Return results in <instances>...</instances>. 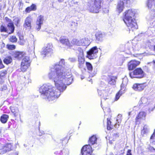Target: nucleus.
Wrapping results in <instances>:
<instances>
[{"mask_svg":"<svg viewBox=\"0 0 155 155\" xmlns=\"http://www.w3.org/2000/svg\"><path fill=\"white\" fill-rule=\"evenodd\" d=\"M55 64L50 70L48 74L49 78L53 81L55 88L50 85H45L41 86L39 92L43 98L49 101L56 100L60 95L61 92H63L67 88V85L71 83L72 78L69 72H63L61 70L62 66Z\"/></svg>","mask_w":155,"mask_h":155,"instance_id":"obj_1","label":"nucleus"},{"mask_svg":"<svg viewBox=\"0 0 155 155\" xmlns=\"http://www.w3.org/2000/svg\"><path fill=\"white\" fill-rule=\"evenodd\" d=\"M134 10L129 9L126 10L124 13L123 20L129 31H134L138 28L136 21Z\"/></svg>","mask_w":155,"mask_h":155,"instance_id":"obj_2","label":"nucleus"},{"mask_svg":"<svg viewBox=\"0 0 155 155\" xmlns=\"http://www.w3.org/2000/svg\"><path fill=\"white\" fill-rule=\"evenodd\" d=\"M103 4L102 0H88L87 6L90 12L97 13L100 10Z\"/></svg>","mask_w":155,"mask_h":155,"instance_id":"obj_3","label":"nucleus"},{"mask_svg":"<svg viewBox=\"0 0 155 155\" xmlns=\"http://www.w3.org/2000/svg\"><path fill=\"white\" fill-rule=\"evenodd\" d=\"M97 137L96 135H93L90 137L88 140L89 145H84L81 148V152L83 155H91L92 148L90 145H93L96 143Z\"/></svg>","mask_w":155,"mask_h":155,"instance_id":"obj_4","label":"nucleus"},{"mask_svg":"<svg viewBox=\"0 0 155 155\" xmlns=\"http://www.w3.org/2000/svg\"><path fill=\"white\" fill-rule=\"evenodd\" d=\"M130 77L132 78L140 79L143 78L145 73L140 67L136 68L129 73Z\"/></svg>","mask_w":155,"mask_h":155,"instance_id":"obj_5","label":"nucleus"},{"mask_svg":"<svg viewBox=\"0 0 155 155\" xmlns=\"http://www.w3.org/2000/svg\"><path fill=\"white\" fill-rule=\"evenodd\" d=\"M7 28L3 25H1L0 27V31L1 32L7 33L10 35L13 33L15 31V27L13 23H8Z\"/></svg>","mask_w":155,"mask_h":155,"instance_id":"obj_6","label":"nucleus"},{"mask_svg":"<svg viewBox=\"0 0 155 155\" xmlns=\"http://www.w3.org/2000/svg\"><path fill=\"white\" fill-rule=\"evenodd\" d=\"M98 51L97 47L94 46L87 51L86 57L90 60L95 58H96V55L98 53Z\"/></svg>","mask_w":155,"mask_h":155,"instance_id":"obj_7","label":"nucleus"},{"mask_svg":"<svg viewBox=\"0 0 155 155\" xmlns=\"http://www.w3.org/2000/svg\"><path fill=\"white\" fill-rule=\"evenodd\" d=\"M30 65L28 58L25 57L23 58L21 63L20 69L23 72L25 71Z\"/></svg>","mask_w":155,"mask_h":155,"instance_id":"obj_8","label":"nucleus"},{"mask_svg":"<svg viewBox=\"0 0 155 155\" xmlns=\"http://www.w3.org/2000/svg\"><path fill=\"white\" fill-rule=\"evenodd\" d=\"M79 52V56H78V67L80 68H82L84 67L85 59L83 57L84 52L83 50L80 48L78 50Z\"/></svg>","mask_w":155,"mask_h":155,"instance_id":"obj_9","label":"nucleus"},{"mask_svg":"<svg viewBox=\"0 0 155 155\" xmlns=\"http://www.w3.org/2000/svg\"><path fill=\"white\" fill-rule=\"evenodd\" d=\"M139 61L136 60H132L129 61L127 64L128 70L132 71L136 68L140 64Z\"/></svg>","mask_w":155,"mask_h":155,"instance_id":"obj_10","label":"nucleus"},{"mask_svg":"<svg viewBox=\"0 0 155 155\" xmlns=\"http://www.w3.org/2000/svg\"><path fill=\"white\" fill-rule=\"evenodd\" d=\"M146 116V113L144 111H140L135 118L136 124H139L141 120H144Z\"/></svg>","mask_w":155,"mask_h":155,"instance_id":"obj_11","label":"nucleus"},{"mask_svg":"<svg viewBox=\"0 0 155 155\" xmlns=\"http://www.w3.org/2000/svg\"><path fill=\"white\" fill-rule=\"evenodd\" d=\"M25 53L22 51H15L12 53V56L15 59L21 60L25 57Z\"/></svg>","mask_w":155,"mask_h":155,"instance_id":"obj_12","label":"nucleus"},{"mask_svg":"<svg viewBox=\"0 0 155 155\" xmlns=\"http://www.w3.org/2000/svg\"><path fill=\"white\" fill-rule=\"evenodd\" d=\"M145 87L143 83H135L133 85L132 88L135 91H140L143 90Z\"/></svg>","mask_w":155,"mask_h":155,"instance_id":"obj_13","label":"nucleus"},{"mask_svg":"<svg viewBox=\"0 0 155 155\" xmlns=\"http://www.w3.org/2000/svg\"><path fill=\"white\" fill-rule=\"evenodd\" d=\"M31 17L30 15H29L26 18L23 24V26L25 28L28 29H30L31 28Z\"/></svg>","mask_w":155,"mask_h":155,"instance_id":"obj_14","label":"nucleus"},{"mask_svg":"<svg viewBox=\"0 0 155 155\" xmlns=\"http://www.w3.org/2000/svg\"><path fill=\"white\" fill-rule=\"evenodd\" d=\"M8 71L6 70H3L0 71V83L3 84L6 79Z\"/></svg>","mask_w":155,"mask_h":155,"instance_id":"obj_15","label":"nucleus"},{"mask_svg":"<svg viewBox=\"0 0 155 155\" xmlns=\"http://www.w3.org/2000/svg\"><path fill=\"white\" fill-rule=\"evenodd\" d=\"M52 51V46L50 45L47 46L43 49V50L41 52V54L45 57L47 54L51 52Z\"/></svg>","mask_w":155,"mask_h":155,"instance_id":"obj_16","label":"nucleus"},{"mask_svg":"<svg viewBox=\"0 0 155 155\" xmlns=\"http://www.w3.org/2000/svg\"><path fill=\"white\" fill-rule=\"evenodd\" d=\"M108 77L107 80L108 84L111 85H115L116 83L117 76L109 75L108 76Z\"/></svg>","mask_w":155,"mask_h":155,"instance_id":"obj_17","label":"nucleus"},{"mask_svg":"<svg viewBox=\"0 0 155 155\" xmlns=\"http://www.w3.org/2000/svg\"><path fill=\"white\" fill-rule=\"evenodd\" d=\"M11 111L15 117L17 118L18 116L20 117L19 111L18 107H12L10 108Z\"/></svg>","mask_w":155,"mask_h":155,"instance_id":"obj_18","label":"nucleus"},{"mask_svg":"<svg viewBox=\"0 0 155 155\" xmlns=\"http://www.w3.org/2000/svg\"><path fill=\"white\" fill-rule=\"evenodd\" d=\"M12 145L10 143H8L4 145L2 148V151L3 153H5L9 151L12 149Z\"/></svg>","mask_w":155,"mask_h":155,"instance_id":"obj_19","label":"nucleus"},{"mask_svg":"<svg viewBox=\"0 0 155 155\" xmlns=\"http://www.w3.org/2000/svg\"><path fill=\"white\" fill-rule=\"evenodd\" d=\"M96 40L98 41H102L104 38V35L101 32H98L95 34Z\"/></svg>","mask_w":155,"mask_h":155,"instance_id":"obj_20","label":"nucleus"},{"mask_svg":"<svg viewBox=\"0 0 155 155\" xmlns=\"http://www.w3.org/2000/svg\"><path fill=\"white\" fill-rule=\"evenodd\" d=\"M37 9L36 5L34 4H32L30 6L27 7L25 9V11L26 13H29L32 11H35Z\"/></svg>","mask_w":155,"mask_h":155,"instance_id":"obj_21","label":"nucleus"},{"mask_svg":"<svg viewBox=\"0 0 155 155\" xmlns=\"http://www.w3.org/2000/svg\"><path fill=\"white\" fill-rule=\"evenodd\" d=\"M60 41L62 44L65 45L69 48L72 46L68 38H61L60 39Z\"/></svg>","mask_w":155,"mask_h":155,"instance_id":"obj_22","label":"nucleus"},{"mask_svg":"<svg viewBox=\"0 0 155 155\" xmlns=\"http://www.w3.org/2000/svg\"><path fill=\"white\" fill-rule=\"evenodd\" d=\"M9 116L6 114H2L0 117V120L1 122L3 124L6 123L8 119Z\"/></svg>","mask_w":155,"mask_h":155,"instance_id":"obj_23","label":"nucleus"},{"mask_svg":"<svg viewBox=\"0 0 155 155\" xmlns=\"http://www.w3.org/2000/svg\"><path fill=\"white\" fill-rule=\"evenodd\" d=\"M3 61L5 64H8L12 62V58L10 56H7L4 58L3 60Z\"/></svg>","mask_w":155,"mask_h":155,"instance_id":"obj_24","label":"nucleus"},{"mask_svg":"<svg viewBox=\"0 0 155 155\" xmlns=\"http://www.w3.org/2000/svg\"><path fill=\"white\" fill-rule=\"evenodd\" d=\"M113 128V126L111 124V122L110 118H107V129L108 130H111Z\"/></svg>","mask_w":155,"mask_h":155,"instance_id":"obj_25","label":"nucleus"},{"mask_svg":"<svg viewBox=\"0 0 155 155\" xmlns=\"http://www.w3.org/2000/svg\"><path fill=\"white\" fill-rule=\"evenodd\" d=\"M13 21H14L15 24L17 27H19L21 24V19L18 17H16L15 18Z\"/></svg>","mask_w":155,"mask_h":155,"instance_id":"obj_26","label":"nucleus"},{"mask_svg":"<svg viewBox=\"0 0 155 155\" xmlns=\"http://www.w3.org/2000/svg\"><path fill=\"white\" fill-rule=\"evenodd\" d=\"M126 90V85L122 83L120 85V88L119 91L120 92L124 94Z\"/></svg>","mask_w":155,"mask_h":155,"instance_id":"obj_27","label":"nucleus"},{"mask_svg":"<svg viewBox=\"0 0 155 155\" xmlns=\"http://www.w3.org/2000/svg\"><path fill=\"white\" fill-rule=\"evenodd\" d=\"M9 41L13 43L16 42L17 41V38L15 35H12L10 36L9 38Z\"/></svg>","mask_w":155,"mask_h":155,"instance_id":"obj_28","label":"nucleus"},{"mask_svg":"<svg viewBox=\"0 0 155 155\" xmlns=\"http://www.w3.org/2000/svg\"><path fill=\"white\" fill-rule=\"evenodd\" d=\"M86 65L88 70L92 71L93 70V66L92 64L89 62H86Z\"/></svg>","mask_w":155,"mask_h":155,"instance_id":"obj_29","label":"nucleus"},{"mask_svg":"<svg viewBox=\"0 0 155 155\" xmlns=\"http://www.w3.org/2000/svg\"><path fill=\"white\" fill-rule=\"evenodd\" d=\"M44 20V16L42 15H40L38 17L36 21V22L41 23L42 24Z\"/></svg>","mask_w":155,"mask_h":155,"instance_id":"obj_30","label":"nucleus"},{"mask_svg":"<svg viewBox=\"0 0 155 155\" xmlns=\"http://www.w3.org/2000/svg\"><path fill=\"white\" fill-rule=\"evenodd\" d=\"M122 94H123V93L120 92L118 91L116 94L114 101H117L119 99L120 97L122 95Z\"/></svg>","mask_w":155,"mask_h":155,"instance_id":"obj_31","label":"nucleus"},{"mask_svg":"<svg viewBox=\"0 0 155 155\" xmlns=\"http://www.w3.org/2000/svg\"><path fill=\"white\" fill-rule=\"evenodd\" d=\"M6 47L9 50H13L15 48V46L14 45L7 44Z\"/></svg>","mask_w":155,"mask_h":155,"instance_id":"obj_32","label":"nucleus"},{"mask_svg":"<svg viewBox=\"0 0 155 155\" xmlns=\"http://www.w3.org/2000/svg\"><path fill=\"white\" fill-rule=\"evenodd\" d=\"M72 43L73 45L78 46L80 45L79 41L76 39H74L72 41Z\"/></svg>","mask_w":155,"mask_h":155,"instance_id":"obj_33","label":"nucleus"},{"mask_svg":"<svg viewBox=\"0 0 155 155\" xmlns=\"http://www.w3.org/2000/svg\"><path fill=\"white\" fill-rule=\"evenodd\" d=\"M41 23H36L35 28L37 30L39 31L41 28Z\"/></svg>","mask_w":155,"mask_h":155,"instance_id":"obj_34","label":"nucleus"},{"mask_svg":"<svg viewBox=\"0 0 155 155\" xmlns=\"http://www.w3.org/2000/svg\"><path fill=\"white\" fill-rule=\"evenodd\" d=\"M122 120V116L120 115H118L117 119V121L118 126L119 125V124H120Z\"/></svg>","mask_w":155,"mask_h":155,"instance_id":"obj_35","label":"nucleus"},{"mask_svg":"<svg viewBox=\"0 0 155 155\" xmlns=\"http://www.w3.org/2000/svg\"><path fill=\"white\" fill-rule=\"evenodd\" d=\"M5 21H7V22H9V23H13L12 22V21L11 19L8 18L7 17H5Z\"/></svg>","mask_w":155,"mask_h":155,"instance_id":"obj_36","label":"nucleus"},{"mask_svg":"<svg viewBox=\"0 0 155 155\" xmlns=\"http://www.w3.org/2000/svg\"><path fill=\"white\" fill-rule=\"evenodd\" d=\"M5 67V66L3 64L2 60L0 58V69H1L4 68Z\"/></svg>","mask_w":155,"mask_h":155,"instance_id":"obj_37","label":"nucleus"},{"mask_svg":"<svg viewBox=\"0 0 155 155\" xmlns=\"http://www.w3.org/2000/svg\"><path fill=\"white\" fill-rule=\"evenodd\" d=\"M113 137L116 138L119 137V134L118 133H115L113 134Z\"/></svg>","mask_w":155,"mask_h":155,"instance_id":"obj_38","label":"nucleus"},{"mask_svg":"<svg viewBox=\"0 0 155 155\" xmlns=\"http://www.w3.org/2000/svg\"><path fill=\"white\" fill-rule=\"evenodd\" d=\"M131 150L130 149L128 150L126 155H132L131 153Z\"/></svg>","mask_w":155,"mask_h":155,"instance_id":"obj_39","label":"nucleus"},{"mask_svg":"<svg viewBox=\"0 0 155 155\" xmlns=\"http://www.w3.org/2000/svg\"><path fill=\"white\" fill-rule=\"evenodd\" d=\"M147 46L150 49H151L152 48L153 46L151 45V43L149 42L147 43Z\"/></svg>","mask_w":155,"mask_h":155,"instance_id":"obj_40","label":"nucleus"},{"mask_svg":"<svg viewBox=\"0 0 155 155\" xmlns=\"http://www.w3.org/2000/svg\"><path fill=\"white\" fill-rule=\"evenodd\" d=\"M70 60L71 62H74L76 61L75 59L74 58H71Z\"/></svg>","mask_w":155,"mask_h":155,"instance_id":"obj_41","label":"nucleus"},{"mask_svg":"<svg viewBox=\"0 0 155 155\" xmlns=\"http://www.w3.org/2000/svg\"><path fill=\"white\" fill-rule=\"evenodd\" d=\"M64 0H58V1L59 2H61L63 1Z\"/></svg>","mask_w":155,"mask_h":155,"instance_id":"obj_42","label":"nucleus"},{"mask_svg":"<svg viewBox=\"0 0 155 155\" xmlns=\"http://www.w3.org/2000/svg\"><path fill=\"white\" fill-rule=\"evenodd\" d=\"M153 51L155 52V45L153 46Z\"/></svg>","mask_w":155,"mask_h":155,"instance_id":"obj_43","label":"nucleus"},{"mask_svg":"<svg viewBox=\"0 0 155 155\" xmlns=\"http://www.w3.org/2000/svg\"><path fill=\"white\" fill-rule=\"evenodd\" d=\"M2 133V129L1 128H0V134H1Z\"/></svg>","mask_w":155,"mask_h":155,"instance_id":"obj_44","label":"nucleus"},{"mask_svg":"<svg viewBox=\"0 0 155 155\" xmlns=\"http://www.w3.org/2000/svg\"><path fill=\"white\" fill-rule=\"evenodd\" d=\"M4 87H5V89L7 88V87L6 86H4Z\"/></svg>","mask_w":155,"mask_h":155,"instance_id":"obj_45","label":"nucleus"},{"mask_svg":"<svg viewBox=\"0 0 155 155\" xmlns=\"http://www.w3.org/2000/svg\"><path fill=\"white\" fill-rule=\"evenodd\" d=\"M152 137H153V135H152V136H151V137H150V138H151V139H152Z\"/></svg>","mask_w":155,"mask_h":155,"instance_id":"obj_46","label":"nucleus"},{"mask_svg":"<svg viewBox=\"0 0 155 155\" xmlns=\"http://www.w3.org/2000/svg\"><path fill=\"white\" fill-rule=\"evenodd\" d=\"M153 150H155V149L153 148Z\"/></svg>","mask_w":155,"mask_h":155,"instance_id":"obj_47","label":"nucleus"},{"mask_svg":"<svg viewBox=\"0 0 155 155\" xmlns=\"http://www.w3.org/2000/svg\"><path fill=\"white\" fill-rule=\"evenodd\" d=\"M61 61H62V59H61Z\"/></svg>","mask_w":155,"mask_h":155,"instance_id":"obj_48","label":"nucleus"},{"mask_svg":"<svg viewBox=\"0 0 155 155\" xmlns=\"http://www.w3.org/2000/svg\"><path fill=\"white\" fill-rule=\"evenodd\" d=\"M2 1V0H0V2L1 1Z\"/></svg>","mask_w":155,"mask_h":155,"instance_id":"obj_49","label":"nucleus"}]
</instances>
